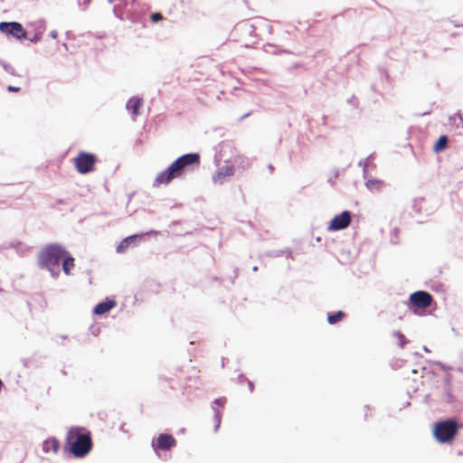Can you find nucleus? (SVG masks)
Returning a JSON list of instances; mask_svg holds the SVG:
<instances>
[{
  "mask_svg": "<svg viewBox=\"0 0 463 463\" xmlns=\"http://www.w3.org/2000/svg\"><path fill=\"white\" fill-rule=\"evenodd\" d=\"M200 164V156L197 153L185 154L174 161L165 170L157 174L154 185L168 184L173 179L180 177L184 170L189 165Z\"/></svg>",
  "mask_w": 463,
  "mask_h": 463,
  "instance_id": "obj_1",
  "label": "nucleus"
},
{
  "mask_svg": "<svg viewBox=\"0 0 463 463\" xmlns=\"http://www.w3.org/2000/svg\"><path fill=\"white\" fill-rule=\"evenodd\" d=\"M66 443L70 452L76 458L86 456L92 448V439L89 431L80 428H71L66 435Z\"/></svg>",
  "mask_w": 463,
  "mask_h": 463,
  "instance_id": "obj_2",
  "label": "nucleus"
},
{
  "mask_svg": "<svg viewBox=\"0 0 463 463\" xmlns=\"http://www.w3.org/2000/svg\"><path fill=\"white\" fill-rule=\"evenodd\" d=\"M67 250L61 245L50 244L43 249L38 257L41 268L47 269L53 276L60 273V262L65 257Z\"/></svg>",
  "mask_w": 463,
  "mask_h": 463,
  "instance_id": "obj_3",
  "label": "nucleus"
},
{
  "mask_svg": "<svg viewBox=\"0 0 463 463\" xmlns=\"http://www.w3.org/2000/svg\"><path fill=\"white\" fill-rule=\"evenodd\" d=\"M458 426L456 420L449 419L437 422L434 425L433 434L436 439L440 443L451 441L457 435Z\"/></svg>",
  "mask_w": 463,
  "mask_h": 463,
  "instance_id": "obj_4",
  "label": "nucleus"
},
{
  "mask_svg": "<svg viewBox=\"0 0 463 463\" xmlns=\"http://www.w3.org/2000/svg\"><path fill=\"white\" fill-rule=\"evenodd\" d=\"M97 158L93 154L80 152L74 159V165L80 174H87L94 169Z\"/></svg>",
  "mask_w": 463,
  "mask_h": 463,
  "instance_id": "obj_5",
  "label": "nucleus"
},
{
  "mask_svg": "<svg viewBox=\"0 0 463 463\" xmlns=\"http://www.w3.org/2000/svg\"><path fill=\"white\" fill-rule=\"evenodd\" d=\"M0 31L8 35H12L18 40L26 38L25 30L23 25L17 22H1Z\"/></svg>",
  "mask_w": 463,
  "mask_h": 463,
  "instance_id": "obj_6",
  "label": "nucleus"
},
{
  "mask_svg": "<svg viewBox=\"0 0 463 463\" xmlns=\"http://www.w3.org/2000/svg\"><path fill=\"white\" fill-rule=\"evenodd\" d=\"M177 444L175 438L171 434L161 433L156 438V442L152 443V447L156 452L158 450H170Z\"/></svg>",
  "mask_w": 463,
  "mask_h": 463,
  "instance_id": "obj_7",
  "label": "nucleus"
},
{
  "mask_svg": "<svg viewBox=\"0 0 463 463\" xmlns=\"http://www.w3.org/2000/svg\"><path fill=\"white\" fill-rule=\"evenodd\" d=\"M350 223L351 213L348 211H344L330 221L327 229L329 231H339L347 228Z\"/></svg>",
  "mask_w": 463,
  "mask_h": 463,
  "instance_id": "obj_8",
  "label": "nucleus"
},
{
  "mask_svg": "<svg viewBox=\"0 0 463 463\" xmlns=\"http://www.w3.org/2000/svg\"><path fill=\"white\" fill-rule=\"evenodd\" d=\"M410 300L417 308H426L431 305L432 296L426 291H417L411 295Z\"/></svg>",
  "mask_w": 463,
  "mask_h": 463,
  "instance_id": "obj_9",
  "label": "nucleus"
},
{
  "mask_svg": "<svg viewBox=\"0 0 463 463\" xmlns=\"http://www.w3.org/2000/svg\"><path fill=\"white\" fill-rule=\"evenodd\" d=\"M234 174V166L232 164H225L222 167H220L213 179L214 183L222 184L226 177L232 176Z\"/></svg>",
  "mask_w": 463,
  "mask_h": 463,
  "instance_id": "obj_10",
  "label": "nucleus"
},
{
  "mask_svg": "<svg viewBox=\"0 0 463 463\" xmlns=\"http://www.w3.org/2000/svg\"><path fill=\"white\" fill-rule=\"evenodd\" d=\"M138 239H141L139 235H131L122 240L116 248L118 253H124L131 246L135 245Z\"/></svg>",
  "mask_w": 463,
  "mask_h": 463,
  "instance_id": "obj_11",
  "label": "nucleus"
},
{
  "mask_svg": "<svg viewBox=\"0 0 463 463\" xmlns=\"http://www.w3.org/2000/svg\"><path fill=\"white\" fill-rule=\"evenodd\" d=\"M142 104L143 99L137 97H133L128 101L127 109L132 114L134 118L139 114Z\"/></svg>",
  "mask_w": 463,
  "mask_h": 463,
  "instance_id": "obj_12",
  "label": "nucleus"
},
{
  "mask_svg": "<svg viewBox=\"0 0 463 463\" xmlns=\"http://www.w3.org/2000/svg\"><path fill=\"white\" fill-rule=\"evenodd\" d=\"M117 303L115 300H107L100 302L94 307V314L103 315L116 307Z\"/></svg>",
  "mask_w": 463,
  "mask_h": 463,
  "instance_id": "obj_13",
  "label": "nucleus"
},
{
  "mask_svg": "<svg viewBox=\"0 0 463 463\" xmlns=\"http://www.w3.org/2000/svg\"><path fill=\"white\" fill-rule=\"evenodd\" d=\"M60 448L59 440L56 438L47 439L43 444V450L45 453H57Z\"/></svg>",
  "mask_w": 463,
  "mask_h": 463,
  "instance_id": "obj_14",
  "label": "nucleus"
},
{
  "mask_svg": "<svg viewBox=\"0 0 463 463\" xmlns=\"http://www.w3.org/2000/svg\"><path fill=\"white\" fill-rule=\"evenodd\" d=\"M62 261V269L66 275L71 274V270L74 268V258L70 255L67 251L65 257L61 259Z\"/></svg>",
  "mask_w": 463,
  "mask_h": 463,
  "instance_id": "obj_15",
  "label": "nucleus"
},
{
  "mask_svg": "<svg viewBox=\"0 0 463 463\" xmlns=\"http://www.w3.org/2000/svg\"><path fill=\"white\" fill-rule=\"evenodd\" d=\"M447 145H448V137L445 135L440 136L439 137L438 141L436 142V144L434 145L433 150L435 152H440L446 148Z\"/></svg>",
  "mask_w": 463,
  "mask_h": 463,
  "instance_id": "obj_16",
  "label": "nucleus"
},
{
  "mask_svg": "<svg viewBox=\"0 0 463 463\" xmlns=\"http://www.w3.org/2000/svg\"><path fill=\"white\" fill-rule=\"evenodd\" d=\"M345 317V313L340 310L335 314H328L327 321L329 324L334 325L340 322Z\"/></svg>",
  "mask_w": 463,
  "mask_h": 463,
  "instance_id": "obj_17",
  "label": "nucleus"
},
{
  "mask_svg": "<svg viewBox=\"0 0 463 463\" xmlns=\"http://www.w3.org/2000/svg\"><path fill=\"white\" fill-rule=\"evenodd\" d=\"M392 336L396 339L397 344L400 347H403L406 345V337L402 332L396 331L392 334Z\"/></svg>",
  "mask_w": 463,
  "mask_h": 463,
  "instance_id": "obj_18",
  "label": "nucleus"
},
{
  "mask_svg": "<svg viewBox=\"0 0 463 463\" xmlns=\"http://www.w3.org/2000/svg\"><path fill=\"white\" fill-rule=\"evenodd\" d=\"M366 186L370 190L381 189L383 186V182L379 180H368Z\"/></svg>",
  "mask_w": 463,
  "mask_h": 463,
  "instance_id": "obj_19",
  "label": "nucleus"
},
{
  "mask_svg": "<svg viewBox=\"0 0 463 463\" xmlns=\"http://www.w3.org/2000/svg\"><path fill=\"white\" fill-rule=\"evenodd\" d=\"M163 19V15L160 14V13H154L152 15H151V21L153 23H156L160 20Z\"/></svg>",
  "mask_w": 463,
  "mask_h": 463,
  "instance_id": "obj_20",
  "label": "nucleus"
},
{
  "mask_svg": "<svg viewBox=\"0 0 463 463\" xmlns=\"http://www.w3.org/2000/svg\"><path fill=\"white\" fill-rule=\"evenodd\" d=\"M20 90L21 89L19 87H14V86H11V85L7 87V90L9 92H19Z\"/></svg>",
  "mask_w": 463,
  "mask_h": 463,
  "instance_id": "obj_21",
  "label": "nucleus"
},
{
  "mask_svg": "<svg viewBox=\"0 0 463 463\" xmlns=\"http://www.w3.org/2000/svg\"><path fill=\"white\" fill-rule=\"evenodd\" d=\"M215 419H216V421H217V425H216L215 429L217 430V428L219 427V424L221 422V413L219 411H217L215 413Z\"/></svg>",
  "mask_w": 463,
  "mask_h": 463,
  "instance_id": "obj_22",
  "label": "nucleus"
},
{
  "mask_svg": "<svg viewBox=\"0 0 463 463\" xmlns=\"http://www.w3.org/2000/svg\"><path fill=\"white\" fill-rule=\"evenodd\" d=\"M224 402H225L224 399H217V400H215V403L218 404L219 406H223Z\"/></svg>",
  "mask_w": 463,
  "mask_h": 463,
  "instance_id": "obj_23",
  "label": "nucleus"
}]
</instances>
